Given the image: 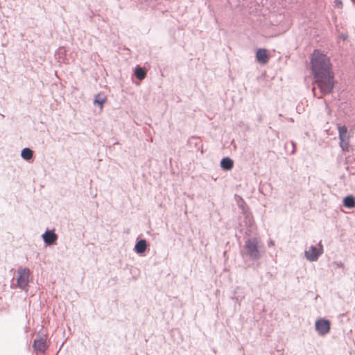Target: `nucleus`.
<instances>
[{
    "label": "nucleus",
    "instance_id": "1",
    "mask_svg": "<svg viewBox=\"0 0 355 355\" xmlns=\"http://www.w3.org/2000/svg\"><path fill=\"white\" fill-rule=\"evenodd\" d=\"M312 75L322 94L332 92L334 87V75L330 58L322 51L315 49L310 55Z\"/></svg>",
    "mask_w": 355,
    "mask_h": 355
},
{
    "label": "nucleus",
    "instance_id": "2",
    "mask_svg": "<svg viewBox=\"0 0 355 355\" xmlns=\"http://www.w3.org/2000/svg\"><path fill=\"white\" fill-rule=\"evenodd\" d=\"M17 284L21 289H26L31 280V272L27 268L19 267L17 269Z\"/></svg>",
    "mask_w": 355,
    "mask_h": 355
},
{
    "label": "nucleus",
    "instance_id": "3",
    "mask_svg": "<svg viewBox=\"0 0 355 355\" xmlns=\"http://www.w3.org/2000/svg\"><path fill=\"white\" fill-rule=\"evenodd\" d=\"M248 254L254 259L259 257V241L257 239H248L245 244Z\"/></svg>",
    "mask_w": 355,
    "mask_h": 355
},
{
    "label": "nucleus",
    "instance_id": "4",
    "mask_svg": "<svg viewBox=\"0 0 355 355\" xmlns=\"http://www.w3.org/2000/svg\"><path fill=\"white\" fill-rule=\"evenodd\" d=\"M315 329L320 335H324L330 330V322L324 319L318 320L315 322Z\"/></svg>",
    "mask_w": 355,
    "mask_h": 355
},
{
    "label": "nucleus",
    "instance_id": "5",
    "mask_svg": "<svg viewBox=\"0 0 355 355\" xmlns=\"http://www.w3.org/2000/svg\"><path fill=\"white\" fill-rule=\"evenodd\" d=\"M33 347L36 352L44 353L48 347L46 339L42 337L35 339Z\"/></svg>",
    "mask_w": 355,
    "mask_h": 355
},
{
    "label": "nucleus",
    "instance_id": "6",
    "mask_svg": "<svg viewBox=\"0 0 355 355\" xmlns=\"http://www.w3.org/2000/svg\"><path fill=\"white\" fill-rule=\"evenodd\" d=\"M256 58L257 61L262 64H266L268 62L270 56L268 53V50L266 49H259L256 51Z\"/></svg>",
    "mask_w": 355,
    "mask_h": 355
},
{
    "label": "nucleus",
    "instance_id": "7",
    "mask_svg": "<svg viewBox=\"0 0 355 355\" xmlns=\"http://www.w3.org/2000/svg\"><path fill=\"white\" fill-rule=\"evenodd\" d=\"M322 254V249L318 250L316 247L312 246L306 251V257L310 261H315Z\"/></svg>",
    "mask_w": 355,
    "mask_h": 355
},
{
    "label": "nucleus",
    "instance_id": "8",
    "mask_svg": "<svg viewBox=\"0 0 355 355\" xmlns=\"http://www.w3.org/2000/svg\"><path fill=\"white\" fill-rule=\"evenodd\" d=\"M42 238L47 245H51L55 242L58 236L53 231H46L42 235Z\"/></svg>",
    "mask_w": 355,
    "mask_h": 355
},
{
    "label": "nucleus",
    "instance_id": "9",
    "mask_svg": "<svg viewBox=\"0 0 355 355\" xmlns=\"http://www.w3.org/2000/svg\"><path fill=\"white\" fill-rule=\"evenodd\" d=\"M234 162L230 157L223 158L220 161V167L225 171H230L233 168Z\"/></svg>",
    "mask_w": 355,
    "mask_h": 355
},
{
    "label": "nucleus",
    "instance_id": "10",
    "mask_svg": "<svg viewBox=\"0 0 355 355\" xmlns=\"http://www.w3.org/2000/svg\"><path fill=\"white\" fill-rule=\"evenodd\" d=\"M106 101L107 96L103 93L101 92L96 95L94 98V103L97 104L100 107V109L102 110Z\"/></svg>",
    "mask_w": 355,
    "mask_h": 355
},
{
    "label": "nucleus",
    "instance_id": "11",
    "mask_svg": "<svg viewBox=\"0 0 355 355\" xmlns=\"http://www.w3.org/2000/svg\"><path fill=\"white\" fill-rule=\"evenodd\" d=\"M146 241L144 239H141L136 243L135 251L139 254L144 253L146 250Z\"/></svg>",
    "mask_w": 355,
    "mask_h": 355
},
{
    "label": "nucleus",
    "instance_id": "12",
    "mask_svg": "<svg viewBox=\"0 0 355 355\" xmlns=\"http://www.w3.org/2000/svg\"><path fill=\"white\" fill-rule=\"evenodd\" d=\"M340 146L343 151H348L349 148V137H339Z\"/></svg>",
    "mask_w": 355,
    "mask_h": 355
},
{
    "label": "nucleus",
    "instance_id": "13",
    "mask_svg": "<svg viewBox=\"0 0 355 355\" xmlns=\"http://www.w3.org/2000/svg\"><path fill=\"white\" fill-rule=\"evenodd\" d=\"M343 205L347 208H354L355 207V198L352 196H348L343 200Z\"/></svg>",
    "mask_w": 355,
    "mask_h": 355
},
{
    "label": "nucleus",
    "instance_id": "14",
    "mask_svg": "<svg viewBox=\"0 0 355 355\" xmlns=\"http://www.w3.org/2000/svg\"><path fill=\"white\" fill-rule=\"evenodd\" d=\"M135 73L136 77L140 80L144 79L146 76V71L141 67L136 68Z\"/></svg>",
    "mask_w": 355,
    "mask_h": 355
},
{
    "label": "nucleus",
    "instance_id": "15",
    "mask_svg": "<svg viewBox=\"0 0 355 355\" xmlns=\"http://www.w3.org/2000/svg\"><path fill=\"white\" fill-rule=\"evenodd\" d=\"M21 155L24 159L29 160L33 157V151L30 148H26L21 150Z\"/></svg>",
    "mask_w": 355,
    "mask_h": 355
},
{
    "label": "nucleus",
    "instance_id": "16",
    "mask_svg": "<svg viewBox=\"0 0 355 355\" xmlns=\"http://www.w3.org/2000/svg\"><path fill=\"white\" fill-rule=\"evenodd\" d=\"M339 137H347V128L345 125L338 127Z\"/></svg>",
    "mask_w": 355,
    "mask_h": 355
},
{
    "label": "nucleus",
    "instance_id": "17",
    "mask_svg": "<svg viewBox=\"0 0 355 355\" xmlns=\"http://www.w3.org/2000/svg\"><path fill=\"white\" fill-rule=\"evenodd\" d=\"M336 6L342 8L343 7V2L342 0H335Z\"/></svg>",
    "mask_w": 355,
    "mask_h": 355
}]
</instances>
